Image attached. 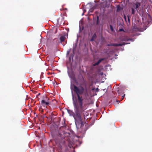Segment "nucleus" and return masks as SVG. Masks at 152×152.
Instances as JSON below:
<instances>
[{
  "instance_id": "nucleus-1",
  "label": "nucleus",
  "mask_w": 152,
  "mask_h": 152,
  "mask_svg": "<svg viewBox=\"0 0 152 152\" xmlns=\"http://www.w3.org/2000/svg\"><path fill=\"white\" fill-rule=\"evenodd\" d=\"M70 89L72 92L74 91L76 94L77 97L75 99L73 97V104L75 113L72 112L73 116L75 119V124L77 129L82 134L85 133L87 129L84 127V124L81 117L82 114L86 109V103H85L86 99L80 95L84 92V88L82 86L79 87L71 83Z\"/></svg>"
},
{
  "instance_id": "nucleus-2",
  "label": "nucleus",
  "mask_w": 152,
  "mask_h": 152,
  "mask_svg": "<svg viewBox=\"0 0 152 152\" xmlns=\"http://www.w3.org/2000/svg\"><path fill=\"white\" fill-rule=\"evenodd\" d=\"M41 104L44 107H46L51 104L50 99L47 97L46 95H44L42 97V99L41 101Z\"/></svg>"
},
{
  "instance_id": "nucleus-3",
  "label": "nucleus",
  "mask_w": 152,
  "mask_h": 152,
  "mask_svg": "<svg viewBox=\"0 0 152 152\" xmlns=\"http://www.w3.org/2000/svg\"><path fill=\"white\" fill-rule=\"evenodd\" d=\"M104 59V58L103 59H100L97 62L94 64H93V66H96L98 65L100 62H101Z\"/></svg>"
},
{
  "instance_id": "nucleus-4",
  "label": "nucleus",
  "mask_w": 152,
  "mask_h": 152,
  "mask_svg": "<svg viewBox=\"0 0 152 152\" xmlns=\"http://www.w3.org/2000/svg\"><path fill=\"white\" fill-rule=\"evenodd\" d=\"M66 35L65 34L63 35H62L60 37V40L61 42H63L66 39L65 36Z\"/></svg>"
},
{
  "instance_id": "nucleus-5",
  "label": "nucleus",
  "mask_w": 152,
  "mask_h": 152,
  "mask_svg": "<svg viewBox=\"0 0 152 152\" xmlns=\"http://www.w3.org/2000/svg\"><path fill=\"white\" fill-rule=\"evenodd\" d=\"M73 58H68V61L66 62L67 64L69 63L70 64H72V61H73Z\"/></svg>"
},
{
  "instance_id": "nucleus-6",
  "label": "nucleus",
  "mask_w": 152,
  "mask_h": 152,
  "mask_svg": "<svg viewBox=\"0 0 152 152\" xmlns=\"http://www.w3.org/2000/svg\"><path fill=\"white\" fill-rule=\"evenodd\" d=\"M140 6V4L139 3H136V4L134 6V8L137 11L138 10V7Z\"/></svg>"
},
{
  "instance_id": "nucleus-7",
  "label": "nucleus",
  "mask_w": 152,
  "mask_h": 152,
  "mask_svg": "<svg viewBox=\"0 0 152 152\" xmlns=\"http://www.w3.org/2000/svg\"><path fill=\"white\" fill-rule=\"evenodd\" d=\"M76 46L73 47V53H72V55L70 56V57H73L74 56V54L75 49L76 48Z\"/></svg>"
},
{
  "instance_id": "nucleus-8",
  "label": "nucleus",
  "mask_w": 152,
  "mask_h": 152,
  "mask_svg": "<svg viewBox=\"0 0 152 152\" xmlns=\"http://www.w3.org/2000/svg\"><path fill=\"white\" fill-rule=\"evenodd\" d=\"M96 34H94L92 38L91 39V41H93L94 40V39L96 38Z\"/></svg>"
},
{
  "instance_id": "nucleus-9",
  "label": "nucleus",
  "mask_w": 152,
  "mask_h": 152,
  "mask_svg": "<svg viewBox=\"0 0 152 152\" xmlns=\"http://www.w3.org/2000/svg\"><path fill=\"white\" fill-rule=\"evenodd\" d=\"M127 44V43H126V44ZM125 44H118L113 45H112L116 46H122L123 45Z\"/></svg>"
},
{
  "instance_id": "nucleus-10",
  "label": "nucleus",
  "mask_w": 152,
  "mask_h": 152,
  "mask_svg": "<svg viewBox=\"0 0 152 152\" xmlns=\"http://www.w3.org/2000/svg\"><path fill=\"white\" fill-rule=\"evenodd\" d=\"M94 8L93 7H92L91 9H90L89 10V12H92L93 11V10H94Z\"/></svg>"
},
{
  "instance_id": "nucleus-11",
  "label": "nucleus",
  "mask_w": 152,
  "mask_h": 152,
  "mask_svg": "<svg viewBox=\"0 0 152 152\" xmlns=\"http://www.w3.org/2000/svg\"><path fill=\"white\" fill-rule=\"evenodd\" d=\"M71 50V49H70L69 50H68L67 51V53H66L67 56H69L68 55V54H69Z\"/></svg>"
},
{
  "instance_id": "nucleus-12",
  "label": "nucleus",
  "mask_w": 152,
  "mask_h": 152,
  "mask_svg": "<svg viewBox=\"0 0 152 152\" xmlns=\"http://www.w3.org/2000/svg\"><path fill=\"white\" fill-rule=\"evenodd\" d=\"M53 102H54V105H55V104H56L57 103V101H56V100L54 99L53 100Z\"/></svg>"
},
{
  "instance_id": "nucleus-13",
  "label": "nucleus",
  "mask_w": 152,
  "mask_h": 152,
  "mask_svg": "<svg viewBox=\"0 0 152 152\" xmlns=\"http://www.w3.org/2000/svg\"><path fill=\"white\" fill-rule=\"evenodd\" d=\"M132 14H134L135 13V10L133 8H132Z\"/></svg>"
},
{
  "instance_id": "nucleus-14",
  "label": "nucleus",
  "mask_w": 152,
  "mask_h": 152,
  "mask_svg": "<svg viewBox=\"0 0 152 152\" xmlns=\"http://www.w3.org/2000/svg\"><path fill=\"white\" fill-rule=\"evenodd\" d=\"M110 28L112 31H113V27L111 25H110Z\"/></svg>"
},
{
  "instance_id": "nucleus-15",
  "label": "nucleus",
  "mask_w": 152,
  "mask_h": 152,
  "mask_svg": "<svg viewBox=\"0 0 152 152\" xmlns=\"http://www.w3.org/2000/svg\"><path fill=\"white\" fill-rule=\"evenodd\" d=\"M125 96V94H124V96H122V100H123L124 99Z\"/></svg>"
},
{
  "instance_id": "nucleus-16",
  "label": "nucleus",
  "mask_w": 152,
  "mask_h": 152,
  "mask_svg": "<svg viewBox=\"0 0 152 152\" xmlns=\"http://www.w3.org/2000/svg\"><path fill=\"white\" fill-rule=\"evenodd\" d=\"M33 92L34 93V94H36L37 92L36 91H33Z\"/></svg>"
},
{
  "instance_id": "nucleus-17",
  "label": "nucleus",
  "mask_w": 152,
  "mask_h": 152,
  "mask_svg": "<svg viewBox=\"0 0 152 152\" xmlns=\"http://www.w3.org/2000/svg\"><path fill=\"white\" fill-rule=\"evenodd\" d=\"M50 59V58L49 57H48V58H47V61H49V59Z\"/></svg>"
},
{
  "instance_id": "nucleus-18",
  "label": "nucleus",
  "mask_w": 152,
  "mask_h": 152,
  "mask_svg": "<svg viewBox=\"0 0 152 152\" xmlns=\"http://www.w3.org/2000/svg\"><path fill=\"white\" fill-rule=\"evenodd\" d=\"M86 10H84V12H86Z\"/></svg>"
},
{
  "instance_id": "nucleus-19",
  "label": "nucleus",
  "mask_w": 152,
  "mask_h": 152,
  "mask_svg": "<svg viewBox=\"0 0 152 152\" xmlns=\"http://www.w3.org/2000/svg\"><path fill=\"white\" fill-rule=\"evenodd\" d=\"M115 56H118V55H116V54H115Z\"/></svg>"
},
{
  "instance_id": "nucleus-20",
  "label": "nucleus",
  "mask_w": 152,
  "mask_h": 152,
  "mask_svg": "<svg viewBox=\"0 0 152 152\" xmlns=\"http://www.w3.org/2000/svg\"><path fill=\"white\" fill-rule=\"evenodd\" d=\"M84 15V13H83L82 14V15Z\"/></svg>"
},
{
  "instance_id": "nucleus-21",
  "label": "nucleus",
  "mask_w": 152,
  "mask_h": 152,
  "mask_svg": "<svg viewBox=\"0 0 152 152\" xmlns=\"http://www.w3.org/2000/svg\"><path fill=\"white\" fill-rule=\"evenodd\" d=\"M101 75H103V73H101Z\"/></svg>"
},
{
  "instance_id": "nucleus-22",
  "label": "nucleus",
  "mask_w": 152,
  "mask_h": 152,
  "mask_svg": "<svg viewBox=\"0 0 152 152\" xmlns=\"http://www.w3.org/2000/svg\"><path fill=\"white\" fill-rule=\"evenodd\" d=\"M116 101L117 102H118V101L117 100H116Z\"/></svg>"
},
{
  "instance_id": "nucleus-23",
  "label": "nucleus",
  "mask_w": 152,
  "mask_h": 152,
  "mask_svg": "<svg viewBox=\"0 0 152 152\" xmlns=\"http://www.w3.org/2000/svg\"><path fill=\"white\" fill-rule=\"evenodd\" d=\"M40 94V93L39 94V95Z\"/></svg>"
}]
</instances>
